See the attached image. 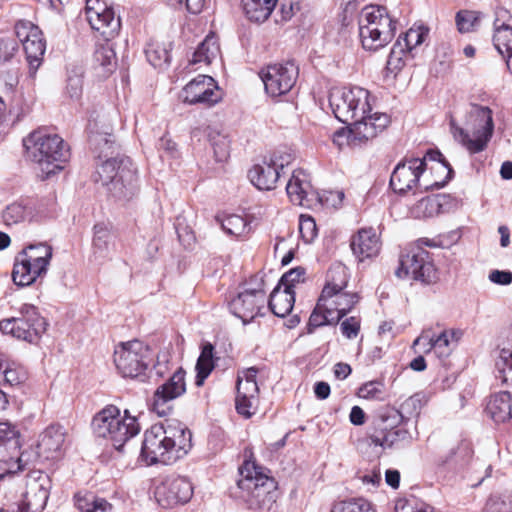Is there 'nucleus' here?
<instances>
[{"label":"nucleus","instance_id":"nucleus-14","mask_svg":"<svg viewBox=\"0 0 512 512\" xmlns=\"http://www.w3.org/2000/svg\"><path fill=\"white\" fill-rule=\"evenodd\" d=\"M85 15L91 28L105 38L114 37L120 30V17L107 0H86Z\"/></svg>","mask_w":512,"mask_h":512},{"label":"nucleus","instance_id":"nucleus-2","mask_svg":"<svg viewBox=\"0 0 512 512\" xmlns=\"http://www.w3.org/2000/svg\"><path fill=\"white\" fill-rule=\"evenodd\" d=\"M191 441V432L183 423L167 419L145 431L141 456L147 464L170 465L187 455Z\"/></svg>","mask_w":512,"mask_h":512},{"label":"nucleus","instance_id":"nucleus-61","mask_svg":"<svg viewBox=\"0 0 512 512\" xmlns=\"http://www.w3.org/2000/svg\"><path fill=\"white\" fill-rule=\"evenodd\" d=\"M422 406V400L419 395H413L407 398L400 405V412L403 417H411L413 415H418Z\"/></svg>","mask_w":512,"mask_h":512},{"label":"nucleus","instance_id":"nucleus-62","mask_svg":"<svg viewBox=\"0 0 512 512\" xmlns=\"http://www.w3.org/2000/svg\"><path fill=\"white\" fill-rule=\"evenodd\" d=\"M427 159H429L431 161L438 162V164H437L438 168L443 171H446V176L443 180H445L447 183L448 180L451 179V175H452L453 171H452L451 167L449 166V164L443 158V155L441 154V152L438 150H429V151H427L426 155L424 156V158L422 160H424V162L426 163Z\"/></svg>","mask_w":512,"mask_h":512},{"label":"nucleus","instance_id":"nucleus-21","mask_svg":"<svg viewBox=\"0 0 512 512\" xmlns=\"http://www.w3.org/2000/svg\"><path fill=\"white\" fill-rule=\"evenodd\" d=\"M181 98L188 104L212 106L221 100L222 92L211 76L198 75L185 85Z\"/></svg>","mask_w":512,"mask_h":512},{"label":"nucleus","instance_id":"nucleus-23","mask_svg":"<svg viewBox=\"0 0 512 512\" xmlns=\"http://www.w3.org/2000/svg\"><path fill=\"white\" fill-rule=\"evenodd\" d=\"M492 41L512 74V14L505 8L495 11Z\"/></svg>","mask_w":512,"mask_h":512},{"label":"nucleus","instance_id":"nucleus-43","mask_svg":"<svg viewBox=\"0 0 512 512\" xmlns=\"http://www.w3.org/2000/svg\"><path fill=\"white\" fill-rule=\"evenodd\" d=\"M496 378L512 387V344L503 346L495 361Z\"/></svg>","mask_w":512,"mask_h":512},{"label":"nucleus","instance_id":"nucleus-45","mask_svg":"<svg viewBox=\"0 0 512 512\" xmlns=\"http://www.w3.org/2000/svg\"><path fill=\"white\" fill-rule=\"evenodd\" d=\"M207 136L213 148L215 159L225 161L230 153V140L228 136L217 128H208Z\"/></svg>","mask_w":512,"mask_h":512},{"label":"nucleus","instance_id":"nucleus-44","mask_svg":"<svg viewBox=\"0 0 512 512\" xmlns=\"http://www.w3.org/2000/svg\"><path fill=\"white\" fill-rule=\"evenodd\" d=\"M196 369V385L201 386L204 380L214 369V347L211 343H205L202 346L201 354L197 360Z\"/></svg>","mask_w":512,"mask_h":512},{"label":"nucleus","instance_id":"nucleus-1","mask_svg":"<svg viewBox=\"0 0 512 512\" xmlns=\"http://www.w3.org/2000/svg\"><path fill=\"white\" fill-rule=\"evenodd\" d=\"M371 94L368 90L354 86L334 88L329 94V106L334 116L347 128L337 130L333 142L340 148L360 147L383 132L390 123L385 113H371Z\"/></svg>","mask_w":512,"mask_h":512},{"label":"nucleus","instance_id":"nucleus-32","mask_svg":"<svg viewBox=\"0 0 512 512\" xmlns=\"http://www.w3.org/2000/svg\"><path fill=\"white\" fill-rule=\"evenodd\" d=\"M237 396L236 409L237 412L245 417H250L258 399L259 388L257 383L245 382L243 377H237Z\"/></svg>","mask_w":512,"mask_h":512},{"label":"nucleus","instance_id":"nucleus-7","mask_svg":"<svg viewBox=\"0 0 512 512\" xmlns=\"http://www.w3.org/2000/svg\"><path fill=\"white\" fill-rule=\"evenodd\" d=\"M92 426L97 437L109 440L118 451L140 432L136 417L131 416L128 410H125L122 416L120 409L114 405H109L97 413Z\"/></svg>","mask_w":512,"mask_h":512},{"label":"nucleus","instance_id":"nucleus-5","mask_svg":"<svg viewBox=\"0 0 512 512\" xmlns=\"http://www.w3.org/2000/svg\"><path fill=\"white\" fill-rule=\"evenodd\" d=\"M94 180L100 182L116 201H128L138 190L136 168L129 157H114L102 162Z\"/></svg>","mask_w":512,"mask_h":512},{"label":"nucleus","instance_id":"nucleus-57","mask_svg":"<svg viewBox=\"0 0 512 512\" xmlns=\"http://www.w3.org/2000/svg\"><path fill=\"white\" fill-rule=\"evenodd\" d=\"M2 380L5 383L14 386L18 385L26 380V371L22 367L4 365L1 369Z\"/></svg>","mask_w":512,"mask_h":512},{"label":"nucleus","instance_id":"nucleus-9","mask_svg":"<svg viewBox=\"0 0 512 512\" xmlns=\"http://www.w3.org/2000/svg\"><path fill=\"white\" fill-rule=\"evenodd\" d=\"M52 258V247L46 243L31 244L15 259L12 278L18 286H28L46 274Z\"/></svg>","mask_w":512,"mask_h":512},{"label":"nucleus","instance_id":"nucleus-30","mask_svg":"<svg viewBox=\"0 0 512 512\" xmlns=\"http://www.w3.org/2000/svg\"><path fill=\"white\" fill-rule=\"evenodd\" d=\"M359 301L357 293L348 292L345 289L332 291L329 296L320 295V308L332 310L335 314L334 320H341Z\"/></svg>","mask_w":512,"mask_h":512},{"label":"nucleus","instance_id":"nucleus-4","mask_svg":"<svg viewBox=\"0 0 512 512\" xmlns=\"http://www.w3.org/2000/svg\"><path fill=\"white\" fill-rule=\"evenodd\" d=\"M465 126L466 128L459 126L453 119L450 121L454 139L470 154L484 151L495 128L492 110L487 106L471 104L466 114Z\"/></svg>","mask_w":512,"mask_h":512},{"label":"nucleus","instance_id":"nucleus-29","mask_svg":"<svg viewBox=\"0 0 512 512\" xmlns=\"http://www.w3.org/2000/svg\"><path fill=\"white\" fill-rule=\"evenodd\" d=\"M92 251L96 258L109 259L117 250V234L109 223L93 226Z\"/></svg>","mask_w":512,"mask_h":512},{"label":"nucleus","instance_id":"nucleus-37","mask_svg":"<svg viewBox=\"0 0 512 512\" xmlns=\"http://www.w3.org/2000/svg\"><path fill=\"white\" fill-rule=\"evenodd\" d=\"M294 302V291L282 289L280 285H278L270 294L268 307L274 315L285 317L292 311Z\"/></svg>","mask_w":512,"mask_h":512},{"label":"nucleus","instance_id":"nucleus-54","mask_svg":"<svg viewBox=\"0 0 512 512\" xmlns=\"http://www.w3.org/2000/svg\"><path fill=\"white\" fill-rule=\"evenodd\" d=\"M299 232L305 243H312L318 234L314 218L310 215H301L299 219Z\"/></svg>","mask_w":512,"mask_h":512},{"label":"nucleus","instance_id":"nucleus-25","mask_svg":"<svg viewBox=\"0 0 512 512\" xmlns=\"http://www.w3.org/2000/svg\"><path fill=\"white\" fill-rule=\"evenodd\" d=\"M286 192L294 205L307 208L321 200L311 184L309 174L303 169H296L292 172L286 185Z\"/></svg>","mask_w":512,"mask_h":512},{"label":"nucleus","instance_id":"nucleus-53","mask_svg":"<svg viewBox=\"0 0 512 512\" xmlns=\"http://www.w3.org/2000/svg\"><path fill=\"white\" fill-rule=\"evenodd\" d=\"M406 52L402 49L401 39H397L387 59L386 69L390 73L397 74L404 65L403 56Z\"/></svg>","mask_w":512,"mask_h":512},{"label":"nucleus","instance_id":"nucleus-10","mask_svg":"<svg viewBox=\"0 0 512 512\" xmlns=\"http://www.w3.org/2000/svg\"><path fill=\"white\" fill-rule=\"evenodd\" d=\"M424 172V160H420V158L405 159L394 168L390 177V186L394 192L405 194L415 189L441 188L446 184L445 180L427 181Z\"/></svg>","mask_w":512,"mask_h":512},{"label":"nucleus","instance_id":"nucleus-8","mask_svg":"<svg viewBox=\"0 0 512 512\" xmlns=\"http://www.w3.org/2000/svg\"><path fill=\"white\" fill-rule=\"evenodd\" d=\"M395 24L385 7H365L359 18V36L363 48L375 51L386 46L394 37Z\"/></svg>","mask_w":512,"mask_h":512},{"label":"nucleus","instance_id":"nucleus-48","mask_svg":"<svg viewBox=\"0 0 512 512\" xmlns=\"http://www.w3.org/2000/svg\"><path fill=\"white\" fill-rule=\"evenodd\" d=\"M330 512H376L373 505L364 498H351L335 502Z\"/></svg>","mask_w":512,"mask_h":512},{"label":"nucleus","instance_id":"nucleus-35","mask_svg":"<svg viewBox=\"0 0 512 512\" xmlns=\"http://www.w3.org/2000/svg\"><path fill=\"white\" fill-rule=\"evenodd\" d=\"M370 439L374 445L380 446L384 449L400 448L410 444L411 435L408 430L401 427H395L390 430L373 434Z\"/></svg>","mask_w":512,"mask_h":512},{"label":"nucleus","instance_id":"nucleus-18","mask_svg":"<svg viewBox=\"0 0 512 512\" xmlns=\"http://www.w3.org/2000/svg\"><path fill=\"white\" fill-rule=\"evenodd\" d=\"M185 371L178 367L169 379L154 392L151 408L158 416H166L172 410V401L186 392Z\"/></svg>","mask_w":512,"mask_h":512},{"label":"nucleus","instance_id":"nucleus-17","mask_svg":"<svg viewBox=\"0 0 512 512\" xmlns=\"http://www.w3.org/2000/svg\"><path fill=\"white\" fill-rule=\"evenodd\" d=\"M262 281L257 287H245L229 302L230 311L244 324L252 321L264 307L266 293Z\"/></svg>","mask_w":512,"mask_h":512},{"label":"nucleus","instance_id":"nucleus-64","mask_svg":"<svg viewBox=\"0 0 512 512\" xmlns=\"http://www.w3.org/2000/svg\"><path fill=\"white\" fill-rule=\"evenodd\" d=\"M168 4L174 8H180L185 3L186 9L192 14H198L205 5V0H167Z\"/></svg>","mask_w":512,"mask_h":512},{"label":"nucleus","instance_id":"nucleus-33","mask_svg":"<svg viewBox=\"0 0 512 512\" xmlns=\"http://www.w3.org/2000/svg\"><path fill=\"white\" fill-rule=\"evenodd\" d=\"M280 172L273 168L265 158L261 163L255 164L248 172L251 183L259 190H272L280 178Z\"/></svg>","mask_w":512,"mask_h":512},{"label":"nucleus","instance_id":"nucleus-34","mask_svg":"<svg viewBox=\"0 0 512 512\" xmlns=\"http://www.w3.org/2000/svg\"><path fill=\"white\" fill-rule=\"evenodd\" d=\"M487 412L496 423L512 420V395L507 391L492 395L487 404Z\"/></svg>","mask_w":512,"mask_h":512},{"label":"nucleus","instance_id":"nucleus-47","mask_svg":"<svg viewBox=\"0 0 512 512\" xmlns=\"http://www.w3.org/2000/svg\"><path fill=\"white\" fill-rule=\"evenodd\" d=\"M481 13L472 10H460L455 16L457 30L464 33H472L480 24Z\"/></svg>","mask_w":512,"mask_h":512},{"label":"nucleus","instance_id":"nucleus-36","mask_svg":"<svg viewBox=\"0 0 512 512\" xmlns=\"http://www.w3.org/2000/svg\"><path fill=\"white\" fill-rule=\"evenodd\" d=\"M34 217V204L31 200H20L6 206L2 212L5 225H15Z\"/></svg>","mask_w":512,"mask_h":512},{"label":"nucleus","instance_id":"nucleus-20","mask_svg":"<svg viewBox=\"0 0 512 512\" xmlns=\"http://www.w3.org/2000/svg\"><path fill=\"white\" fill-rule=\"evenodd\" d=\"M15 34L23 45L29 65L37 69L46 49L41 30L30 21L19 20L15 24Z\"/></svg>","mask_w":512,"mask_h":512},{"label":"nucleus","instance_id":"nucleus-58","mask_svg":"<svg viewBox=\"0 0 512 512\" xmlns=\"http://www.w3.org/2000/svg\"><path fill=\"white\" fill-rule=\"evenodd\" d=\"M359 396L367 400L383 399V384L379 381H370L359 389Z\"/></svg>","mask_w":512,"mask_h":512},{"label":"nucleus","instance_id":"nucleus-26","mask_svg":"<svg viewBox=\"0 0 512 512\" xmlns=\"http://www.w3.org/2000/svg\"><path fill=\"white\" fill-rule=\"evenodd\" d=\"M26 486L23 503L18 504L17 509H12V512L40 511L45 508L49 498L48 476L40 474L38 477H29Z\"/></svg>","mask_w":512,"mask_h":512},{"label":"nucleus","instance_id":"nucleus-60","mask_svg":"<svg viewBox=\"0 0 512 512\" xmlns=\"http://www.w3.org/2000/svg\"><path fill=\"white\" fill-rule=\"evenodd\" d=\"M305 275V269L302 267H296L286 272L280 279V287L283 286L286 290H292L295 283L302 281Z\"/></svg>","mask_w":512,"mask_h":512},{"label":"nucleus","instance_id":"nucleus-49","mask_svg":"<svg viewBox=\"0 0 512 512\" xmlns=\"http://www.w3.org/2000/svg\"><path fill=\"white\" fill-rule=\"evenodd\" d=\"M145 54L149 63L159 69L167 66L171 58L168 48L160 44H150L146 48Z\"/></svg>","mask_w":512,"mask_h":512},{"label":"nucleus","instance_id":"nucleus-50","mask_svg":"<svg viewBox=\"0 0 512 512\" xmlns=\"http://www.w3.org/2000/svg\"><path fill=\"white\" fill-rule=\"evenodd\" d=\"M335 314L332 312V310H328L323 308H320V298L318 299V303L310 315L309 318V327L317 328L323 325L328 324H335L338 323L339 320H334Z\"/></svg>","mask_w":512,"mask_h":512},{"label":"nucleus","instance_id":"nucleus-55","mask_svg":"<svg viewBox=\"0 0 512 512\" xmlns=\"http://www.w3.org/2000/svg\"><path fill=\"white\" fill-rule=\"evenodd\" d=\"M396 512H435L429 504L416 498L399 500L395 505Z\"/></svg>","mask_w":512,"mask_h":512},{"label":"nucleus","instance_id":"nucleus-40","mask_svg":"<svg viewBox=\"0 0 512 512\" xmlns=\"http://www.w3.org/2000/svg\"><path fill=\"white\" fill-rule=\"evenodd\" d=\"M277 0H241L246 17L252 22H264L271 15Z\"/></svg>","mask_w":512,"mask_h":512},{"label":"nucleus","instance_id":"nucleus-41","mask_svg":"<svg viewBox=\"0 0 512 512\" xmlns=\"http://www.w3.org/2000/svg\"><path fill=\"white\" fill-rule=\"evenodd\" d=\"M220 52L217 39L214 35H207L206 38L198 45L190 60L191 65L210 64Z\"/></svg>","mask_w":512,"mask_h":512},{"label":"nucleus","instance_id":"nucleus-63","mask_svg":"<svg viewBox=\"0 0 512 512\" xmlns=\"http://www.w3.org/2000/svg\"><path fill=\"white\" fill-rule=\"evenodd\" d=\"M340 328H341L342 334L346 338L353 339L359 333L360 320L356 317H349L341 323Z\"/></svg>","mask_w":512,"mask_h":512},{"label":"nucleus","instance_id":"nucleus-28","mask_svg":"<svg viewBox=\"0 0 512 512\" xmlns=\"http://www.w3.org/2000/svg\"><path fill=\"white\" fill-rule=\"evenodd\" d=\"M66 430L63 426L52 424L45 428L39 435L37 451L46 459L60 457L65 444Z\"/></svg>","mask_w":512,"mask_h":512},{"label":"nucleus","instance_id":"nucleus-16","mask_svg":"<svg viewBox=\"0 0 512 512\" xmlns=\"http://www.w3.org/2000/svg\"><path fill=\"white\" fill-rule=\"evenodd\" d=\"M460 338V332L453 329H442L436 332L432 328L425 329L414 340L413 347L419 348V352L433 353L439 359L450 356Z\"/></svg>","mask_w":512,"mask_h":512},{"label":"nucleus","instance_id":"nucleus-12","mask_svg":"<svg viewBox=\"0 0 512 512\" xmlns=\"http://www.w3.org/2000/svg\"><path fill=\"white\" fill-rule=\"evenodd\" d=\"M150 350L139 340L119 344L114 351V363L123 377L135 378L148 367Z\"/></svg>","mask_w":512,"mask_h":512},{"label":"nucleus","instance_id":"nucleus-15","mask_svg":"<svg viewBox=\"0 0 512 512\" xmlns=\"http://www.w3.org/2000/svg\"><path fill=\"white\" fill-rule=\"evenodd\" d=\"M299 68L293 61L268 65L261 72L266 92L272 97L288 93L296 84Z\"/></svg>","mask_w":512,"mask_h":512},{"label":"nucleus","instance_id":"nucleus-38","mask_svg":"<svg viewBox=\"0 0 512 512\" xmlns=\"http://www.w3.org/2000/svg\"><path fill=\"white\" fill-rule=\"evenodd\" d=\"M87 133L90 145L100 153L108 152L114 143V137L109 128L102 125L101 129L97 120L90 119L87 125Z\"/></svg>","mask_w":512,"mask_h":512},{"label":"nucleus","instance_id":"nucleus-52","mask_svg":"<svg viewBox=\"0 0 512 512\" xmlns=\"http://www.w3.org/2000/svg\"><path fill=\"white\" fill-rule=\"evenodd\" d=\"M83 73L81 69H74L68 73L66 93L73 99L78 100L82 95Z\"/></svg>","mask_w":512,"mask_h":512},{"label":"nucleus","instance_id":"nucleus-11","mask_svg":"<svg viewBox=\"0 0 512 512\" xmlns=\"http://www.w3.org/2000/svg\"><path fill=\"white\" fill-rule=\"evenodd\" d=\"M20 316L0 321V330L17 339L29 343L36 342L45 332L47 323L31 304H23L19 309Z\"/></svg>","mask_w":512,"mask_h":512},{"label":"nucleus","instance_id":"nucleus-24","mask_svg":"<svg viewBox=\"0 0 512 512\" xmlns=\"http://www.w3.org/2000/svg\"><path fill=\"white\" fill-rule=\"evenodd\" d=\"M193 495L191 482L181 476L166 478L156 489V499L163 507H172L188 502Z\"/></svg>","mask_w":512,"mask_h":512},{"label":"nucleus","instance_id":"nucleus-56","mask_svg":"<svg viewBox=\"0 0 512 512\" xmlns=\"http://www.w3.org/2000/svg\"><path fill=\"white\" fill-rule=\"evenodd\" d=\"M265 160L276 168L280 175L284 173V169L288 167L294 161V155L288 150H278L272 153L269 157H265Z\"/></svg>","mask_w":512,"mask_h":512},{"label":"nucleus","instance_id":"nucleus-59","mask_svg":"<svg viewBox=\"0 0 512 512\" xmlns=\"http://www.w3.org/2000/svg\"><path fill=\"white\" fill-rule=\"evenodd\" d=\"M94 59L99 65L110 70L115 62V53L110 46L101 45L96 49Z\"/></svg>","mask_w":512,"mask_h":512},{"label":"nucleus","instance_id":"nucleus-31","mask_svg":"<svg viewBox=\"0 0 512 512\" xmlns=\"http://www.w3.org/2000/svg\"><path fill=\"white\" fill-rule=\"evenodd\" d=\"M473 448L470 441L464 439L452 447L438 460V465L453 472L464 470L473 459Z\"/></svg>","mask_w":512,"mask_h":512},{"label":"nucleus","instance_id":"nucleus-27","mask_svg":"<svg viewBox=\"0 0 512 512\" xmlns=\"http://www.w3.org/2000/svg\"><path fill=\"white\" fill-rule=\"evenodd\" d=\"M350 248L358 262L373 259L381 250L380 237L372 227L361 228L352 235Z\"/></svg>","mask_w":512,"mask_h":512},{"label":"nucleus","instance_id":"nucleus-6","mask_svg":"<svg viewBox=\"0 0 512 512\" xmlns=\"http://www.w3.org/2000/svg\"><path fill=\"white\" fill-rule=\"evenodd\" d=\"M241 479L237 485L241 491L240 497L247 503L249 509H270L277 497V484L266 469L254 462H245L240 468Z\"/></svg>","mask_w":512,"mask_h":512},{"label":"nucleus","instance_id":"nucleus-19","mask_svg":"<svg viewBox=\"0 0 512 512\" xmlns=\"http://www.w3.org/2000/svg\"><path fill=\"white\" fill-rule=\"evenodd\" d=\"M395 273L399 278L410 276L423 283H431L436 277V270L428 252L421 249L401 256L399 268Z\"/></svg>","mask_w":512,"mask_h":512},{"label":"nucleus","instance_id":"nucleus-13","mask_svg":"<svg viewBox=\"0 0 512 512\" xmlns=\"http://www.w3.org/2000/svg\"><path fill=\"white\" fill-rule=\"evenodd\" d=\"M0 462L7 465L5 472L0 473V481L13 477L22 470L20 433L10 422H0Z\"/></svg>","mask_w":512,"mask_h":512},{"label":"nucleus","instance_id":"nucleus-42","mask_svg":"<svg viewBox=\"0 0 512 512\" xmlns=\"http://www.w3.org/2000/svg\"><path fill=\"white\" fill-rule=\"evenodd\" d=\"M348 283V271L342 264L333 265L327 274V282L322 293L324 297L329 296L332 291H340L346 288Z\"/></svg>","mask_w":512,"mask_h":512},{"label":"nucleus","instance_id":"nucleus-46","mask_svg":"<svg viewBox=\"0 0 512 512\" xmlns=\"http://www.w3.org/2000/svg\"><path fill=\"white\" fill-rule=\"evenodd\" d=\"M221 227L228 235L235 237H243L250 232L248 221L240 215H226L220 219Z\"/></svg>","mask_w":512,"mask_h":512},{"label":"nucleus","instance_id":"nucleus-3","mask_svg":"<svg viewBox=\"0 0 512 512\" xmlns=\"http://www.w3.org/2000/svg\"><path fill=\"white\" fill-rule=\"evenodd\" d=\"M26 157L38 165L45 177L64 168L70 152L63 139L56 135L35 130L23 139Z\"/></svg>","mask_w":512,"mask_h":512},{"label":"nucleus","instance_id":"nucleus-51","mask_svg":"<svg viewBox=\"0 0 512 512\" xmlns=\"http://www.w3.org/2000/svg\"><path fill=\"white\" fill-rule=\"evenodd\" d=\"M426 36V31L420 28H411L404 34V36H400L398 39H401L402 49L407 53L421 45Z\"/></svg>","mask_w":512,"mask_h":512},{"label":"nucleus","instance_id":"nucleus-22","mask_svg":"<svg viewBox=\"0 0 512 512\" xmlns=\"http://www.w3.org/2000/svg\"><path fill=\"white\" fill-rule=\"evenodd\" d=\"M459 203V200L450 194H431L413 203L408 213L414 219H429L455 211Z\"/></svg>","mask_w":512,"mask_h":512},{"label":"nucleus","instance_id":"nucleus-39","mask_svg":"<svg viewBox=\"0 0 512 512\" xmlns=\"http://www.w3.org/2000/svg\"><path fill=\"white\" fill-rule=\"evenodd\" d=\"M74 503L80 512H112L113 506L106 499L92 492L80 491L74 495Z\"/></svg>","mask_w":512,"mask_h":512}]
</instances>
